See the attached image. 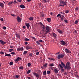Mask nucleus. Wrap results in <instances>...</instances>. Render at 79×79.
<instances>
[{"label": "nucleus", "mask_w": 79, "mask_h": 79, "mask_svg": "<svg viewBox=\"0 0 79 79\" xmlns=\"http://www.w3.org/2000/svg\"><path fill=\"white\" fill-rule=\"evenodd\" d=\"M66 68L67 70L71 69V66H70V62H68L66 64Z\"/></svg>", "instance_id": "obj_1"}, {"label": "nucleus", "mask_w": 79, "mask_h": 79, "mask_svg": "<svg viewBox=\"0 0 79 79\" xmlns=\"http://www.w3.org/2000/svg\"><path fill=\"white\" fill-rule=\"evenodd\" d=\"M64 56V54H59L57 56V58L58 60H60V58H63Z\"/></svg>", "instance_id": "obj_2"}, {"label": "nucleus", "mask_w": 79, "mask_h": 79, "mask_svg": "<svg viewBox=\"0 0 79 79\" xmlns=\"http://www.w3.org/2000/svg\"><path fill=\"white\" fill-rule=\"evenodd\" d=\"M46 29V30H47L46 31V32L45 33V34H47L49 31H50V27H48V26H47L46 27H45Z\"/></svg>", "instance_id": "obj_3"}, {"label": "nucleus", "mask_w": 79, "mask_h": 79, "mask_svg": "<svg viewBox=\"0 0 79 79\" xmlns=\"http://www.w3.org/2000/svg\"><path fill=\"white\" fill-rule=\"evenodd\" d=\"M33 74L34 76H35L36 77L39 78V77H40V75H39V74H37V73H36L35 72H33Z\"/></svg>", "instance_id": "obj_4"}, {"label": "nucleus", "mask_w": 79, "mask_h": 79, "mask_svg": "<svg viewBox=\"0 0 79 79\" xmlns=\"http://www.w3.org/2000/svg\"><path fill=\"white\" fill-rule=\"evenodd\" d=\"M59 2L60 4H62V5H66V3H67V2H65L63 1H59Z\"/></svg>", "instance_id": "obj_5"}, {"label": "nucleus", "mask_w": 79, "mask_h": 79, "mask_svg": "<svg viewBox=\"0 0 79 79\" xmlns=\"http://www.w3.org/2000/svg\"><path fill=\"white\" fill-rule=\"evenodd\" d=\"M22 60V59L21 57H18L17 59L15 60V62H18L19 61H21Z\"/></svg>", "instance_id": "obj_6"}, {"label": "nucleus", "mask_w": 79, "mask_h": 79, "mask_svg": "<svg viewBox=\"0 0 79 79\" xmlns=\"http://www.w3.org/2000/svg\"><path fill=\"white\" fill-rule=\"evenodd\" d=\"M61 66H62L63 67H64V68L65 69H66V65L63 63L62 61L61 62Z\"/></svg>", "instance_id": "obj_7"}, {"label": "nucleus", "mask_w": 79, "mask_h": 79, "mask_svg": "<svg viewBox=\"0 0 79 79\" xmlns=\"http://www.w3.org/2000/svg\"><path fill=\"white\" fill-rule=\"evenodd\" d=\"M65 52H66V53H71V51H70L67 48H65Z\"/></svg>", "instance_id": "obj_8"}, {"label": "nucleus", "mask_w": 79, "mask_h": 79, "mask_svg": "<svg viewBox=\"0 0 79 79\" xmlns=\"http://www.w3.org/2000/svg\"><path fill=\"white\" fill-rule=\"evenodd\" d=\"M17 21L19 22V23H20L21 21V19L20 18V17L18 16L17 17Z\"/></svg>", "instance_id": "obj_9"}, {"label": "nucleus", "mask_w": 79, "mask_h": 79, "mask_svg": "<svg viewBox=\"0 0 79 79\" xmlns=\"http://www.w3.org/2000/svg\"><path fill=\"white\" fill-rule=\"evenodd\" d=\"M26 48L27 50H30V49H32V47H31V46H27L26 47Z\"/></svg>", "instance_id": "obj_10"}, {"label": "nucleus", "mask_w": 79, "mask_h": 79, "mask_svg": "<svg viewBox=\"0 0 79 79\" xmlns=\"http://www.w3.org/2000/svg\"><path fill=\"white\" fill-rule=\"evenodd\" d=\"M60 44L61 45H65L66 44V43H65L64 41H60Z\"/></svg>", "instance_id": "obj_11"}, {"label": "nucleus", "mask_w": 79, "mask_h": 79, "mask_svg": "<svg viewBox=\"0 0 79 79\" xmlns=\"http://www.w3.org/2000/svg\"><path fill=\"white\" fill-rule=\"evenodd\" d=\"M59 66L60 68L61 69V72H64V69H63V67H62V66L60 64H59Z\"/></svg>", "instance_id": "obj_12"}, {"label": "nucleus", "mask_w": 79, "mask_h": 79, "mask_svg": "<svg viewBox=\"0 0 79 79\" xmlns=\"http://www.w3.org/2000/svg\"><path fill=\"white\" fill-rule=\"evenodd\" d=\"M14 3H15V2L13 1L10 2L9 3H8V5L9 6H11V4H14Z\"/></svg>", "instance_id": "obj_13"}, {"label": "nucleus", "mask_w": 79, "mask_h": 79, "mask_svg": "<svg viewBox=\"0 0 79 79\" xmlns=\"http://www.w3.org/2000/svg\"><path fill=\"white\" fill-rule=\"evenodd\" d=\"M52 35H53V37H54V39H56V37H57V35H56V34L54 33H53Z\"/></svg>", "instance_id": "obj_14"}, {"label": "nucleus", "mask_w": 79, "mask_h": 79, "mask_svg": "<svg viewBox=\"0 0 79 79\" xmlns=\"http://www.w3.org/2000/svg\"><path fill=\"white\" fill-rule=\"evenodd\" d=\"M23 49H24V48H17V50H18V51H23Z\"/></svg>", "instance_id": "obj_15"}, {"label": "nucleus", "mask_w": 79, "mask_h": 79, "mask_svg": "<svg viewBox=\"0 0 79 79\" xmlns=\"http://www.w3.org/2000/svg\"><path fill=\"white\" fill-rule=\"evenodd\" d=\"M20 8H22V9H24V8H25V6L24 5L21 4L20 5Z\"/></svg>", "instance_id": "obj_16"}, {"label": "nucleus", "mask_w": 79, "mask_h": 79, "mask_svg": "<svg viewBox=\"0 0 79 79\" xmlns=\"http://www.w3.org/2000/svg\"><path fill=\"white\" fill-rule=\"evenodd\" d=\"M16 37L17 38H18L19 39H20V36L19 35V34H18V33H16L15 34Z\"/></svg>", "instance_id": "obj_17"}, {"label": "nucleus", "mask_w": 79, "mask_h": 79, "mask_svg": "<svg viewBox=\"0 0 79 79\" xmlns=\"http://www.w3.org/2000/svg\"><path fill=\"white\" fill-rule=\"evenodd\" d=\"M0 41L2 45H4V44H6V42H4L2 41V40H0Z\"/></svg>", "instance_id": "obj_18"}, {"label": "nucleus", "mask_w": 79, "mask_h": 79, "mask_svg": "<svg viewBox=\"0 0 79 79\" xmlns=\"http://www.w3.org/2000/svg\"><path fill=\"white\" fill-rule=\"evenodd\" d=\"M54 71L56 74H57V73H58V71L57 69H54Z\"/></svg>", "instance_id": "obj_19"}, {"label": "nucleus", "mask_w": 79, "mask_h": 79, "mask_svg": "<svg viewBox=\"0 0 79 79\" xmlns=\"http://www.w3.org/2000/svg\"><path fill=\"white\" fill-rule=\"evenodd\" d=\"M0 6H1L2 8H3L4 6V4L2 2H0Z\"/></svg>", "instance_id": "obj_20"}, {"label": "nucleus", "mask_w": 79, "mask_h": 79, "mask_svg": "<svg viewBox=\"0 0 79 79\" xmlns=\"http://www.w3.org/2000/svg\"><path fill=\"white\" fill-rule=\"evenodd\" d=\"M26 26L27 28H29V27H30V25H29V23H28L26 24Z\"/></svg>", "instance_id": "obj_21"}, {"label": "nucleus", "mask_w": 79, "mask_h": 79, "mask_svg": "<svg viewBox=\"0 0 79 79\" xmlns=\"http://www.w3.org/2000/svg\"><path fill=\"white\" fill-rule=\"evenodd\" d=\"M47 65H48V64L47 63H45V64L43 65L44 68H47Z\"/></svg>", "instance_id": "obj_22"}, {"label": "nucleus", "mask_w": 79, "mask_h": 79, "mask_svg": "<svg viewBox=\"0 0 79 79\" xmlns=\"http://www.w3.org/2000/svg\"><path fill=\"white\" fill-rule=\"evenodd\" d=\"M61 18L60 20H61V21H63V20H64V15H62Z\"/></svg>", "instance_id": "obj_23"}, {"label": "nucleus", "mask_w": 79, "mask_h": 79, "mask_svg": "<svg viewBox=\"0 0 79 79\" xmlns=\"http://www.w3.org/2000/svg\"><path fill=\"white\" fill-rule=\"evenodd\" d=\"M43 75L44 76H46V75H47V72L46 71H44L43 72Z\"/></svg>", "instance_id": "obj_24"}, {"label": "nucleus", "mask_w": 79, "mask_h": 79, "mask_svg": "<svg viewBox=\"0 0 79 79\" xmlns=\"http://www.w3.org/2000/svg\"><path fill=\"white\" fill-rule=\"evenodd\" d=\"M29 21H32L34 19V18L32 17H30L29 18Z\"/></svg>", "instance_id": "obj_25"}, {"label": "nucleus", "mask_w": 79, "mask_h": 79, "mask_svg": "<svg viewBox=\"0 0 79 79\" xmlns=\"http://www.w3.org/2000/svg\"><path fill=\"white\" fill-rule=\"evenodd\" d=\"M47 20L49 22H50V21H51V18H47Z\"/></svg>", "instance_id": "obj_26"}, {"label": "nucleus", "mask_w": 79, "mask_h": 79, "mask_svg": "<svg viewBox=\"0 0 79 79\" xmlns=\"http://www.w3.org/2000/svg\"><path fill=\"white\" fill-rule=\"evenodd\" d=\"M6 56H11V55L9 54H6L5 55Z\"/></svg>", "instance_id": "obj_27"}, {"label": "nucleus", "mask_w": 79, "mask_h": 79, "mask_svg": "<svg viewBox=\"0 0 79 79\" xmlns=\"http://www.w3.org/2000/svg\"><path fill=\"white\" fill-rule=\"evenodd\" d=\"M24 40L25 42H27V41H29V40L27 38H25L24 39Z\"/></svg>", "instance_id": "obj_28"}, {"label": "nucleus", "mask_w": 79, "mask_h": 79, "mask_svg": "<svg viewBox=\"0 0 79 79\" xmlns=\"http://www.w3.org/2000/svg\"><path fill=\"white\" fill-rule=\"evenodd\" d=\"M19 69H24V67H23V66H21L20 67H19Z\"/></svg>", "instance_id": "obj_29"}, {"label": "nucleus", "mask_w": 79, "mask_h": 79, "mask_svg": "<svg viewBox=\"0 0 79 79\" xmlns=\"http://www.w3.org/2000/svg\"><path fill=\"white\" fill-rule=\"evenodd\" d=\"M39 24H40L41 26V27H42V26H43L44 25V24H42V22H40V23H39Z\"/></svg>", "instance_id": "obj_30"}, {"label": "nucleus", "mask_w": 79, "mask_h": 79, "mask_svg": "<svg viewBox=\"0 0 79 79\" xmlns=\"http://www.w3.org/2000/svg\"><path fill=\"white\" fill-rule=\"evenodd\" d=\"M31 70H28L27 72V74H29L31 72Z\"/></svg>", "instance_id": "obj_31"}, {"label": "nucleus", "mask_w": 79, "mask_h": 79, "mask_svg": "<svg viewBox=\"0 0 79 79\" xmlns=\"http://www.w3.org/2000/svg\"><path fill=\"white\" fill-rule=\"evenodd\" d=\"M9 64H10V66H12V65H13V62H10V63H9Z\"/></svg>", "instance_id": "obj_32"}, {"label": "nucleus", "mask_w": 79, "mask_h": 79, "mask_svg": "<svg viewBox=\"0 0 79 79\" xmlns=\"http://www.w3.org/2000/svg\"><path fill=\"white\" fill-rule=\"evenodd\" d=\"M27 53V51H24L23 52V54L24 55H26Z\"/></svg>", "instance_id": "obj_33"}, {"label": "nucleus", "mask_w": 79, "mask_h": 79, "mask_svg": "<svg viewBox=\"0 0 79 79\" xmlns=\"http://www.w3.org/2000/svg\"><path fill=\"white\" fill-rule=\"evenodd\" d=\"M31 64L30 63H28L27 64V66H28V67H30V66H31Z\"/></svg>", "instance_id": "obj_34"}, {"label": "nucleus", "mask_w": 79, "mask_h": 79, "mask_svg": "<svg viewBox=\"0 0 79 79\" xmlns=\"http://www.w3.org/2000/svg\"><path fill=\"white\" fill-rule=\"evenodd\" d=\"M36 43L38 45H40V43L39 42V41H36Z\"/></svg>", "instance_id": "obj_35"}, {"label": "nucleus", "mask_w": 79, "mask_h": 79, "mask_svg": "<svg viewBox=\"0 0 79 79\" xmlns=\"http://www.w3.org/2000/svg\"><path fill=\"white\" fill-rule=\"evenodd\" d=\"M78 23H79V22L77 20H76L75 21V24H77Z\"/></svg>", "instance_id": "obj_36"}, {"label": "nucleus", "mask_w": 79, "mask_h": 79, "mask_svg": "<svg viewBox=\"0 0 79 79\" xmlns=\"http://www.w3.org/2000/svg\"><path fill=\"white\" fill-rule=\"evenodd\" d=\"M0 53L1 55H4V54H5V53H4V52L2 51L0 52Z\"/></svg>", "instance_id": "obj_37"}, {"label": "nucleus", "mask_w": 79, "mask_h": 79, "mask_svg": "<svg viewBox=\"0 0 79 79\" xmlns=\"http://www.w3.org/2000/svg\"><path fill=\"white\" fill-rule=\"evenodd\" d=\"M49 66H54V64H49Z\"/></svg>", "instance_id": "obj_38"}, {"label": "nucleus", "mask_w": 79, "mask_h": 79, "mask_svg": "<svg viewBox=\"0 0 79 79\" xmlns=\"http://www.w3.org/2000/svg\"><path fill=\"white\" fill-rule=\"evenodd\" d=\"M13 49H10L9 50V52H12V51H13Z\"/></svg>", "instance_id": "obj_39"}, {"label": "nucleus", "mask_w": 79, "mask_h": 79, "mask_svg": "<svg viewBox=\"0 0 79 79\" xmlns=\"http://www.w3.org/2000/svg\"><path fill=\"white\" fill-rule=\"evenodd\" d=\"M77 31H76V30H75L73 32V33L74 34H77Z\"/></svg>", "instance_id": "obj_40"}, {"label": "nucleus", "mask_w": 79, "mask_h": 79, "mask_svg": "<svg viewBox=\"0 0 79 79\" xmlns=\"http://www.w3.org/2000/svg\"><path fill=\"white\" fill-rule=\"evenodd\" d=\"M47 74H50V71H47Z\"/></svg>", "instance_id": "obj_41"}, {"label": "nucleus", "mask_w": 79, "mask_h": 79, "mask_svg": "<svg viewBox=\"0 0 79 79\" xmlns=\"http://www.w3.org/2000/svg\"><path fill=\"white\" fill-rule=\"evenodd\" d=\"M65 13L67 14V13H69V10H67L65 11Z\"/></svg>", "instance_id": "obj_42"}, {"label": "nucleus", "mask_w": 79, "mask_h": 79, "mask_svg": "<svg viewBox=\"0 0 79 79\" xmlns=\"http://www.w3.org/2000/svg\"><path fill=\"white\" fill-rule=\"evenodd\" d=\"M48 60H51V61H52V60L53 61H54V60H55L53 58H48Z\"/></svg>", "instance_id": "obj_43"}, {"label": "nucleus", "mask_w": 79, "mask_h": 79, "mask_svg": "<svg viewBox=\"0 0 79 79\" xmlns=\"http://www.w3.org/2000/svg\"><path fill=\"white\" fill-rule=\"evenodd\" d=\"M11 16H14V17H15V16H16V15H14L13 14H11Z\"/></svg>", "instance_id": "obj_44"}, {"label": "nucleus", "mask_w": 79, "mask_h": 79, "mask_svg": "<svg viewBox=\"0 0 79 79\" xmlns=\"http://www.w3.org/2000/svg\"><path fill=\"white\" fill-rule=\"evenodd\" d=\"M15 78H19V75H16L15 76Z\"/></svg>", "instance_id": "obj_45"}, {"label": "nucleus", "mask_w": 79, "mask_h": 79, "mask_svg": "<svg viewBox=\"0 0 79 79\" xmlns=\"http://www.w3.org/2000/svg\"><path fill=\"white\" fill-rule=\"evenodd\" d=\"M41 16L42 17H44V16H45V14H41Z\"/></svg>", "instance_id": "obj_46"}, {"label": "nucleus", "mask_w": 79, "mask_h": 79, "mask_svg": "<svg viewBox=\"0 0 79 79\" xmlns=\"http://www.w3.org/2000/svg\"><path fill=\"white\" fill-rule=\"evenodd\" d=\"M10 54L11 55H16V54H15V52H12L10 53Z\"/></svg>", "instance_id": "obj_47"}, {"label": "nucleus", "mask_w": 79, "mask_h": 79, "mask_svg": "<svg viewBox=\"0 0 79 79\" xmlns=\"http://www.w3.org/2000/svg\"><path fill=\"white\" fill-rule=\"evenodd\" d=\"M64 21L65 23H68V22L67 21V19H65L64 20Z\"/></svg>", "instance_id": "obj_48"}, {"label": "nucleus", "mask_w": 79, "mask_h": 79, "mask_svg": "<svg viewBox=\"0 0 79 79\" xmlns=\"http://www.w3.org/2000/svg\"><path fill=\"white\" fill-rule=\"evenodd\" d=\"M59 6H64V5H61V4H59L58 5Z\"/></svg>", "instance_id": "obj_49"}, {"label": "nucleus", "mask_w": 79, "mask_h": 79, "mask_svg": "<svg viewBox=\"0 0 79 79\" xmlns=\"http://www.w3.org/2000/svg\"><path fill=\"white\" fill-rule=\"evenodd\" d=\"M42 27L44 30H45V26L44 25H43Z\"/></svg>", "instance_id": "obj_50"}, {"label": "nucleus", "mask_w": 79, "mask_h": 79, "mask_svg": "<svg viewBox=\"0 0 79 79\" xmlns=\"http://www.w3.org/2000/svg\"><path fill=\"white\" fill-rule=\"evenodd\" d=\"M58 32L60 34H61V33H62V31H61V30H59V31H58Z\"/></svg>", "instance_id": "obj_51"}, {"label": "nucleus", "mask_w": 79, "mask_h": 79, "mask_svg": "<svg viewBox=\"0 0 79 79\" xmlns=\"http://www.w3.org/2000/svg\"><path fill=\"white\" fill-rule=\"evenodd\" d=\"M22 1V0H17V1L18 2H19L21 3V1Z\"/></svg>", "instance_id": "obj_52"}, {"label": "nucleus", "mask_w": 79, "mask_h": 79, "mask_svg": "<svg viewBox=\"0 0 79 79\" xmlns=\"http://www.w3.org/2000/svg\"><path fill=\"white\" fill-rule=\"evenodd\" d=\"M39 42H43V40H39Z\"/></svg>", "instance_id": "obj_53"}, {"label": "nucleus", "mask_w": 79, "mask_h": 79, "mask_svg": "<svg viewBox=\"0 0 79 79\" xmlns=\"http://www.w3.org/2000/svg\"><path fill=\"white\" fill-rule=\"evenodd\" d=\"M39 54V52H37L36 53V55H38Z\"/></svg>", "instance_id": "obj_54"}, {"label": "nucleus", "mask_w": 79, "mask_h": 79, "mask_svg": "<svg viewBox=\"0 0 79 79\" xmlns=\"http://www.w3.org/2000/svg\"><path fill=\"white\" fill-rule=\"evenodd\" d=\"M43 2L44 3H46V0H42Z\"/></svg>", "instance_id": "obj_55"}, {"label": "nucleus", "mask_w": 79, "mask_h": 79, "mask_svg": "<svg viewBox=\"0 0 79 79\" xmlns=\"http://www.w3.org/2000/svg\"><path fill=\"white\" fill-rule=\"evenodd\" d=\"M61 15V14H58L57 15V17H59Z\"/></svg>", "instance_id": "obj_56"}, {"label": "nucleus", "mask_w": 79, "mask_h": 79, "mask_svg": "<svg viewBox=\"0 0 79 79\" xmlns=\"http://www.w3.org/2000/svg\"><path fill=\"white\" fill-rule=\"evenodd\" d=\"M32 56V53H30L29 54V56Z\"/></svg>", "instance_id": "obj_57"}, {"label": "nucleus", "mask_w": 79, "mask_h": 79, "mask_svg": "<svg viewBox=\"0 0 79 79\" xmlns=\"http://www.w3.org/2000/svg\"><path fill=\"white\" fill-rule=\"evenodd\" d=\"M76 77H79V76H78V75L76 74L75 75Z\"/></svg>", "instance_id": "obj_58"}, {"label": "nucleus", "mask_w": 79, "mask_h": 79, "mask_svg": "<svg viewBox=\"0 0 79 79\" xmlns=\"http://www.w3.org/2000/svg\"><path fill=\"white\" fill-rule=\"evenodd\" d=\"M1 21H3V18H2L1 19H0Z\"/></svg>", "instance_id": "obj_59"}, {"label": "nucleus", "mask_w": 79, "mask_h": 79, "mask_svg": "<svg viewBox=\"0 0 79 79\" xmlns=\"http://www.w3.org/2000/svg\"><path fill=\"white\" fill-rule=\"evenodd\" d=\"M10 48H13V46H10Z\"/></svg>", "instance_id": "obj_60"}, {"label": "nucleus", "mask_w": 79, "mask_h": 79, "mask_svg": "<svg viewBox=\"0 0 79 79\" xmlns=\"http://www.w3.org/2000/svg\"><path fill=\"white\" fill-rule=\"evenodd\" d=\"M59 26H61V27H62L63 26H64V25H63V24H61Z\"/></svg>", "instance_id": "obj_61"}, {"label": "nucleus", "mask_w": 79, "mask_h": 79, "mask_svg": "<svg viewBox=\"0 0 79 79\" xmlns=\"http://www.w3.org/2000/svg\"><path fill=\"white\" fill-rule=\"evenodd\" d=\"M75 10H77H77H79V8H78V7H77L76 8Z\"/></svg>", "instance_id": "obj_62"}, {"label": "nucleus", "mask_w": 79, "mask_h": 79, "mask_svg": "<svg viewBox=\"0 0 79 79\" xmlns=\"http://www.w3.org/2000/svg\"><path fill=\"white\" fill-rule=\"evenodd\" d=\"M3 29L4 30L6 29V27H3Z\"/></svg>", "instance_id": "obj_63"}, {"label": "nucleus", "mask_w": 79, "mask_h": 79, "mask_svg": "<svg viewBox=\"0 0 79 79\" xmlns=\"http://www.w3.org/2000/svg\"><path fill=\"white\" fill-rule=\"evenodd\" d=\"M23 29H26V26H23Z\"/></svg>", "instance_id": "obj_64"}]
</instances>
